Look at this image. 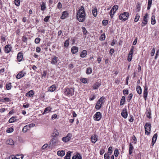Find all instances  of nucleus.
I'll return each mask as SVG.
<instances>
[{"label": "nucleus", "instance_id": "f257e3e1", "mask_svg": "<svg viewBox=\"0 0 159 159\" xmlns=\"http://www.w3.org/2000/svg\"><path fill=\"white\" fill-rule=\"evenodd\" d=\"M85 16L84 8L83 6H81L77 12V19L80 22H84L85 20Z\"/></svg>", "mask_w": 159, "mask_h": 159}, {"label": "nucleus", "instance_id": "f03ea898", "mask_svg": "<svg viewBox=\"0 0 159 159\" xmlns=\"http://www.w3.org/2000/svg\"><path fill=\"white\" fill-rule=\"evenodd\" d=\"M74 90L73 88H67L65 89V94L68 96H72L74 95Z\"/></svg>", "mask_w": 159, "mask_h": 159}, {"label": "nucleus", "instance_id": "7ed1b4c3", "mask_svg": "<svg viewBox=\"0 0 159 159\" xmlns=\"http://www.w3.org/2000/svg\"><path fill=\"white\" fill-rule=\"evenodd\" d=\"M129 16V14L127 12H124L119 16V19L122 21H125L127 20Z\"/></svg>", "mask_w": 159, "mask_h": 159}, {"label": "nucleus", "instance_id": "20e7f679", "mask_svg": "<svg viewBox=\"0 0 159 159\" xmlns=\"http://www.w3.org/2000/svg\"><path fill=\"white\" fill-rule=\"evenodd\" d=\"M151 125L149 123H146L144 126L145 134L148 135L150 134L151 130Z\"/></svg>", "mask_w": 159, "mask_h": 159}, {"label": "nucleus", "instance_id": "39448f33", "mask_svg": "<svg viewBox=\"0 0 159 159\" xmlns=\"http://www.w3.org/2000/svg\"><path fill=\"white\" fill-rule=\"evenodd\" d=\"M134 47L132 46L131 50L130 51L127 60L129 61H130L132 58V54H133Z\"/></svg>", "mask_w": 159, "mask_h": 159}, {"label": "nucleus", "instance_id": "423d86ee", "mask_svg": "<svg viewBox=\"0 0 159 159\" xmlns=\"http://www.w3.org/2000/svg\"><path fill=\"white\" fill-rule=\"evenodd\" d=\"M58 139L55 137L53 138L50 141V144L52 146H55L58 144Z\"/></svg>", "mask_w": 159, "mask_h": 159}, {"label": "nucleus", "instance_id": "0eeeda50", "mask_svg": "<svg viewBox=\"0 0 159 159\" xmlns=\"http://www.w3.org/2000/svg\"><path fill=\"white\" fill-rule=\"evenodd\" d=\"M101 117V113L100 112H97L93 116L94 120L96 121L99 120Z\"/></svg>", "mask_w": 159, "mask_h": 159}, {"label": "nucleus", "instance_id": "6e6552de", "mask_svg": "<svg viewBox=\"0 0 159 159\" xmlns=\"http://www.w3.org/2000/svg\"><path fill=\"white\" fill-rule=\"evenodd\" d=\"M72 136V134L70 133H68L67 136L62 138V140L64 142L66 143L69 141Z\"/></svg>", "mask_w": 159, "mask_h": 159}, {"label": "nucleus", "instance_id": "1a4fd4ad", "mask_svg": "<svg viewBox=\"0 0 159 159\" xmlns=\"http://www.w3.org/2000/svg\"><path fill=\"white\" fill-rule=\"evenodd\" d=\"M148 88L147 87L146 84H145L144 87V90L143 92V97L145 101L146 100V99L148 96Z\"/></svg>", "mask_w": 159, "mask_h": 159}, {"label": "nucleus", "instance_id": "9d476101", "mask_svg": "<svg viewBox=\"0 0 159 159\" xmlns=\"http://www.w3.org/2000/svg\"><path fill=\"white\" fill-rule=\"evenodd\" d=\"M12 47L10 45H7L5 46L4 48V51L5 53H8L11 51Z\"/></svg>", "mask_w": 159, "mask_h": 159}, {"label": "nucleus", "instance_id": "9b49d317", "mask_svg": "<svg viewBox=\"0 0 159 159\" xmlns=\"http://www.w3.org/2000/svg\"><path fill=\"white\" fill-rule=\"evenodd\" d=\"M121 115L124 118H126L128 116L127 111L126 109L123 110L121 113Z\"/></svg>", "mask_w": 159, "mask_h": 159}, {"label": "nucleus", "instance_id": "f8f14e48", "mask_svg": "<svg viewBox=\"0 0 159 159\" xmlns=\"http://www.w3.org/2000/svg\"><path fill=\"white\" fill-rule=\"evenodd\" d=\"M26 74L25 72H24L23 71H20L17 75L16 78L17 79H20L24 76Z\"/></svg>", "mask_w": 159, "mask_h": 159}, {"label": "nucleus", "instance_id": "ddd939ff", "mask_svg": "<svg viewBox=\"0 0 159 159\" xmlns=\"http://www.w3.org/2000/svg\"><path fill=\"white\" fill-rule=\"evenodd\" d=\"M58 59L59 58L57 57L54 56L53 58H52L51 63L53 65L57 63Z\"/></svg>", "mask_w": 159, "mask_h": 159}, {"label": "nucleus", "instance_id": "4468645a", "mask_svg": "<svg viewBox=\"0 0 159 159\" xmlns=\"http://www.w3.org/2000/svg\"><path fill=\"white\" fill-rule=\"evenodd\" d=\"M23 58V53L20 52H19L17 56V59L19 61H20L22 60Z\"/></svg>", "mask_w": 159, "mask_h": 159}, {"label": "nucleus", "instance_id": "2eb2a0df", "mask_svg": "<svg viewBox=\"0 0 159 159\" xmlns=\"http://www.w3.org/2000/svg\"><path fill=\"white\" fill-rule=\"evenodd\" d=\"M98 140L97 136L96 135H93L91 137V141L93 143H95Z\"/></svg>", "mask_w": 159, "mask_h": 159}, {"label": "nucleus", "instance_id": "dca6fc26", "mask_svg": "<svg viewBox=\"0 0 159 159\" xmlns=\"http://www.w3.org/2000/svg\"><path fill=\"white\" fill-rule=\"evenodd\" d=\"M78 51V48L75 46H73L71 49V51L73 54H75L77 53Z\"/></svg>", "mask_w": 159, "mask_h": 159}, {"label": "nucleus", "instance_id": "f3484780", "mask_svg": "<svg viewBox=\"0 0 159 159\" xmlns=\"http://www.w3.org/2000/svg\"><path fill=\"white\" fill-rule=\"evenodd\" d=\"M157 134H155L152 137V146L154 145V144L155 143L156 141V140L157 139Z\"/></svg>", "mask_w": 159, "mask_h": 159}, {"label": "nucleus", "instance_id": "a211bd4d", "mask_svg": "<svg viewBox=\"0 0 159 159\" xmlns=\"http://www.w3.org/2000/svg\"><path fill=\"white\" fill-rule=\"evenodd\" d=\"M56 86L55 84L52 85L48 88V91L50 92H53L56 90Z\"/></svg>", "mask_w": 159, "mask_h": 159}, {"label": "nucleus", "instance_id": "6ab92c4d", "mask_svg": "<svg viewBox=\"0 0 159 159\" xmlns=\"http://www.w3.org/2000/svg\"><path fill=\"white\" fill-rule=\"evenodd\" d=\"M51 109L52 108L50 107H46L43 113L42 114L44 115V114L48 113L49 111H51Z\"/></svg>", "mask_w": 159, "mask_h": 159}, {"label": "nucleus", "instance_id": "aec40b11", "mask_svg": "<svg viewBox=\"0 0 159 159\" xmlns=\"http://www.w3.org/2000/svg\"><path fill=\"white\" fill-rule=\"evenodd\" d=\"M34 94V91L33 90H31L26 93V96L28 97H31Z\"/></svg>", "mask_w": 159, "mask_h": 159}, {"label": "nucleus", "instance_id": "412c9836", "mask_svg": "<svg viewBox=\"0 0 159 159\" xmlns=\"http://www.w3.org/2000/svg\"><path fill=\"white\" fill-rule=\"evenodd\" d=\"M6 143L7 144L10 145H13L14 142L13 140L11 139H10L6 141Z\"/></svg>", "mask_w": 159, "mask_h": 159}, {"label": "nucleus", "instance_id": "4be33fe9", "mask_svg": "<svg viewBox=\"0 0 159 159\" xmlns=\"http://www.w3.org/2000/svg\"><path fill=\"white\" fill-rule=\"evenodd\" d=\"M101 85V84L98 82H97L93 85V87L94 89H98Z\"/></svg>", "mask_w": 159, "mask_h": 159}, {"label": "nucleus", "instance_id": "5701e85b", "mask_svg": "<svg viewBox=\"0 0 159 159\" xmlns=\"http://www.w3.org/2000/svg\"><path fill=\"white\" fill-rule=\"evenodd\" d=\"M72 159H82V157L80 153H77L73 157Z\"/></svg>", "mask_w": 159, "mask_h": 159}, {"label": "nucleus", "instance_id": "b1692460", "mask_svg": "<svg viewBox=\"0 0 159 159\" xmlns=\"http://www.w3.org/2000/svg\"><path fill=\"white\" fill-rule=\"evenodd\" d=\"M87 54V51L86 50H83L80 54V57L83 58L85 57Z\"/></svg>", "mask_w": 159, "mask_h": 159}, {"label": "nucleus", "instance_id": "393cba45", "mask_svg": "<svg viewBox=\"0 0 159 159\" xmlns=\"http://www.w3.org/2000/svg\"><path fill=\"white\" fill-rule=\"evenodd\" d=\"M102 104L99 101H98L95 106V108L97 110L99 109L101 107Z\"/></svg>", "mask_w": 159, "mask_h": 159}, {"label": "nucleus", "instance_id": "a878e982", "mask_svg": "<svg viewBox=\"0 0 159 159\" xmlns=\"http://www.w3.org/2000/svg\"><path fill=\"white\" fill-rule=\"evenodd\" d=\"M57 154L58 156L62 157L65 154V152L63 151H58L57 152Z\"/></svg>", "mask_w": 159, "mask_h": 159}, {"label": "nucleus", "instance_id": "bb28decb", "mask_svg": "<svg viewBox=\"0 0 159 159\" xmlns=\"http://www.w3.org/2000/svg\"><path fill=\"white\" fill-rule=\"evenodd\" d=\"M59 134V132H58L57 130L54 129L52 133V136L55 137L58 135Z\"/></svg>", "mask_w": 159, "mask_h": 159}, {"label": "nucleus", "instance_id": "cd10ccee", "mask_svg": "<svg viewBox=\"0 0 159 159\" xmlns=\"http://www.w3.org/2000/svg\"><path fill=\"white\" fill-rule=\"evenodd\" d=\"M68 16V14L66 11H64L63 12L61 18V19H65Z\"/></svg>", "mask_w": 159, "mask_h": 159}, {"label": "nucleus", "instance_id": "c85d7f7f", "mask_svg": "<svg viewBox=\"0 0 159 159\" xmlns=\"http://www.w3.org/2000/svg\"><path fill=\"white\" fill-rule=\"evenodd\" d=\"M92 12L93 16L96 17L97 14V9L96 8H93Z\"/></svg>", "mask_w": 159, "mask_h": 159}, {"label": "nucleus", "instance_id": "c756f323", "mask_svg": "<svg viewBox=\"0 0 159 159\" xmlns=\"http://www.w3.org/2000/svg\"><path fill=\"white\" fill-rule=\"evenodd\" d=\"M136 91L137 93L139 95L142 93V89L139 86H137L136 87Z\"/></svg>", "mask_w": 159, "mask_h": 159}, {"label": "nucleus", "instance_id": "7c9ffc66", "mask_svg": "<svg viewBox=\"0 0 159 159\" xmlns=\"http://www.w3.org/2000/svg\"><path fill=\"white\" fill-rule=\"evenodd\" d=\"M30 129V128H29V125H27L25 126L23 128L22 130V132L24 133H25L27 131V130H29Z\"/></svg>", "mask_w": 159, "mask_h": 159}, {"label": "nucleus", "instance_id": "2f4dec72", "mask_svg": "<svg viewBox=\"0 0 159 159\" xmlns=\"http://www.w3.org/2000/svg\"><path fill=\"white\" fill-rule=\"evenodd\" d=\"M125 97L124 96H123L122 97L121 100L120 101V106L123 105L124 104L125 102Z\"/></svg>", "mask_w": 159, "mask_h": 159}, {"label": "nucleus", "instance_id": "473e14b6", "mask_svg": "<svg viewBox=\"0 0 159 159\" xmlns=\"http://www.w3.org/2000/svg\"><path fill=\"white\" fill-rule=\"evenodd\" d=\"M133 149V145L131 144V143H130L129 151V153L130 155H131L132 153Z\"/></svg>", "mask_w": 159, "mask_h": 159}, {"label": "nucleus", "instance_id": "72a5a7b5", "mask_svg": "<svg viewBox=\"0 0 159 159\" xmlns=\"http://www.w3.org/2000/svg\"><path fill=\"white\" fill-rule=\"evenodd\" d=\"M156 22L155 17L154 16H152L151 17V23L152 25H154Z\"/></svg>", "mask_w": 159, "mask_h": 159}, {"label": "nucleus", "instance_id": "f704fd0d", "mask_svg": "<svg viewBox=\"0 0 159 159\" xmlns=\"http://www.w3.org/2000/svg\"><path fill=\"white\" fill-rule=\"evenodd\" d=\"M92 72V69L90 67H88L86 70V73L87 75H89L91 74Z\"/></svg>", "mask_w": 159, "mask_h": 159}, {"label": "nucleus", "instance_id": "c9c22d12", "mask_svg": "<svg viewBox=\"0 0 159 159\" xmlns=\"http://www.w3.org/2000/svg\"><path fill=\"white\" fill-rule=\"evenodd\" d=\"M71 152L69 151L67 152V154L64 157L65 159H70V157L71 156Z\"/></svg>", "mask_w": 159, "mask_h": 159}, {"label": "nucleus", "instance_id": "e433bc0d", "mask_svg": "<svg viewBox=\"0 0 159 159\" xmlns=\"http://www.w3.org/2000/svg\"><path fill=\"white\" fill-rule=\"evenodd\" d=\"M46 8V7L45 3L44 2H42L41 5V10L42 11H44L45 9Z\"/></svg>", "mask_w": 159, "mask_h": 159}, {"label": "nucleus", "instance_id": "4c0bfd02", "mask_svg": "<svg viewBox=\"0 0 159 159\" xmlns=\"http://www.w3.org/2000/svg\"><path fill=\"white\" fill-rule=\"evenodd\" d=\"M148 13H146L145 16L143 17V21H145V22H148Z\"/></svg>", "mask_w": 159, "mask_h": 159}, {"label": "nucleus", "instance_id": "58836bf2", "mask_svg": "<svg viewBox=\"0 0 159 159\" xmlns=\"http://www.w3.org/2000/svg\"><path fill=\"white\" fill-rule=\"evenodd\" d=\"M115 11H114V8H112L110 12V14L111 18H112Z\"/></svg>", "mask_w": 159, "mask_h": 159}, {"label": "nucleus", "instance_id": "ea45409f", "mask_svg": "<svg viewBox=\"0 0 159 159\" xmlns=\"http://www.w3.org/2000/svg\"><path fill=\"white\" fill-rule=\"evenodd\" d=\"M152 0H148L147 9L149 10L151 6Z\"/></svg>", "mask_w": 159, "mask_h": 159}, {"label": "nucleus", "instance_id": "a19ab883", "mask_svg": "<svg viewBox=\"0 0 159 159\" xmlns=\"http://www.w3.org/2000/svg\"><path fill=\"white\" fill-rule=\"evenodd\" d=\"M140 18L139 15L138 13H137L135 17L134 21L135 22H137L139 20Z\"/></svg>", "mask_w": 159, "mask_h": 159}, {"label": "nucleus", "instance_id": "79ce46f5", "mask_svg": "<svg viewBox=\"0 0 159 159\" xmlns=\"http://www.w3.org/2000/svg\"><path fill=\"white\" fill-rule=\"evenodd\" d=\"M112 152V147H110L108 150L107 154L109 155H110Z\"/></svg>", "mask_w": 159, "mask_h": 159}, {"label": "nucleus", "instance_id": "37998d69", "mask_svg": "<svg viewBox=\"0 0 159 159\" xmlns=\"http://www.w3.org/2000/svg\"><path fill=\"white\" fill-rule=\"evenodd\" d=\"M98 101L101 102V103H102V104L105 101V98H104L102 97L99 99Z\"/></svg>", "mask_w": 159, "mask_h": 159}, {"label": "nucleus", "instance_id": "c03bdc74", "mask_svg": "<svg viewBox=\"0 0 159 159\" xmlns=\"http://www.w3.org/2000/svg\"><path fill=\"white\" fill-rule=\"evenodd\" d=\"M16 120L15 117L14 116L12 117L9 120L10 123H12L15 122Z\"/></svg>", "mask_w": 159, "mask_h": 159}, {"label": "nucleus", "instance_id": "a18cd8bd", "mask_svg": "<svg viewBox=\"0 0 159 159\" xmlns=\"http://www.w3.org/2000/svg\"><path fill=\"white\" fill-rule=\"evenodd\" d=\"M132 97L133 94L132 93H130L127 99V101L128 102H129L130 101Z\"/></svg>", "mask_w": 159, "mask_h": 159}, {"label": "nucleus", "instance_id": "49530a36", "mask_svg": "<svg viewBox=\"0 0 159 159\" xmlns=\"http://www.w3.org/2000/svg\"><path fill=\"white\" fill-rule=\"evenodd\" d=\"M11 83H9L8 84H7L6 85V88L7 90H9L11 89Z\"/></svg>", "mask_w": 159, "mask_h": 159}, {"label": "nucleus", "instance_id": "de8ad7c7", "mask_svg": "<svg viewBox=\"0 0 159 159\" xmlns=\"http://www.w3.org/2000/svg\"><path fill=\"white\" fill-rule=\"evenodd\" d=\"M69 40L68 39H67L65 42L64 43V46L65 47H67L69 45Z\"/></svg>", "mask_w": 159, "mask_h": 159}, {"label": "nucleus", "instance_id": "09e8293b", "mask_svg": "<svg viewBox=\"0 0 159 159\" xmlns=\"http://www.w3.org/2000/svg\"><path fill=\"white\" fill-rule=\"evenodd\" d=\"M14 129L12 127H10L8 129H7L6 130V132L8 133H11L13 131Z\"/></svg>", "mask_w": 159, "mask_h": 159}, {"label": "nucleus", "instance_id": "8fccbe9b", "mask_svg": "<svg viewBox=\"0 0 159 159\" xmlns=\"http://www.w3.org/2000/svg\"><path fill=\"white\" fill-rule=\"evenodd\" d=\"M23 155H17L15 157H16V159H23Z\"/></svg>", "mask_w": 159, "mask_h": 159}, {"label": "nucleus", "instance_id": "3c124183", "mask_svg": "<svg viewBox=\"0 0 159 159\" xmlns=\"http://www.w3.org/2000/svg\"><path fill=\"white\" fill-rule=\"evenodd\" d=\"M105 39V35L104 34H102L101 35L100 38V40L101 41L104 40Z\"/></svg>", "mask_w": 159, "mask_h": 159}, {"label": "nucleus", "instance_id": "603ef678", "mask_svg": "<svg viewBox=\"0 0 159 159\" xmlns=\"http://www.w3.org/2000/svg\"><path fill=\"white\" fill-rule=\"evenodd\" d=\"M40 41V38L37 37L34 40V42L36 44H38L39 43Z\"/></svg>", "mask_w": 159, "mask_h": 159}, {"label": "nucleus", "instance_id": "864d4df0", "mask_svg": "<svg viewBox=\"0 0 159 159\" xmlns=\"http://www.w3.org/2000/svg\"><path fill=\"white\" fill-rule=\"evenodd\" d=\"M15 4L17 6H19L20 5V0H15Z\"/></svg>", "mask_w": 159, "mask_h": 159}, {"label": "nucleus", "instance_id": "5fc2aeb1", "mask_svg": "<svg viewBox=\"0 0 159 159\" xmlns=\"http://www.w3.org/2000/svg\"><path fill=\"white\" fill-rule=\"evenodd\" d=\"M132 143H134V144L136 143L137 142V140L135 136L134 135H133L132 137Z\"/></svg>", "mask_w": 159, "mask_h": 159}, {"label": "nucleus", "instance_id": "6e6d98bb", "mask_svg": "<svg viewBox=\"0 0 159 159\" xmlns=\"http://www.w3.org/2000/svg\"><path fill=\"white\" fill-rule=\"evenodd\" d=\"M82 31L83 32L84 34H86L87 33V31L86 28L84 27H82Z\"/></svg>", "mask_w": 159, "mask_h": 159}, {"label": "nucleus", "instance_id": "4d7b16f0", "mask_svg": "<svg viewBox=\"0 0 159 159\" xmlns=\"http://www.w3.org/2000/svg\"><path fill=\"white\" fill-rule=\"evenodd\" d=\"M119 154V152L117 149H116L114 151V155L116 157L118 156Z\"/></svg>", "mask_w": 159, "mask_h": 159}, {"label": "nucleus", "instance_id": "13d9d810", "mask_svg": "<svg viewBox=\"0 0 159 159\" xmlns=\"http://www.w3.org/2000/svg\"><path fill=\"white\" fill-rule=\"evenodd\" d=\"M155 48H153L151 51V52L150 54L151 56H153L154 55L155 52Z\"/></svg>", "mask_w": 159, "mask_h": 159}, {"label": "nucleus", "instance_id": "bf43d9fd", "mask_svg": "<svg viewBox=\"0 0 159 159\" xmlns=\"http://www.w3.org/2000/svg\"><path fill=\"white\" fill-rule=\"evenodd\" d=\"M151 112L148 111V112L147 113V116L149 118H151Z\"/></svg>", "mask_w": 159, "mask_h": 159}, {"label": "nucleus", "instance_id": "052dcab7", "mask_svg": "<svg viewBox=\"0 0 159 159\" xmlns=\"http://www.w3.org/2000/svg\"><path fill=\"white\" fill-rule=\"evenodd\" d=\"M108 20H103L102 21V23L103 25H106L108 24Z\"/></svg>", "mask_w": 159, "mask_h": 159}, {"label": "nucleus", "instance_id": "680f3d73", "mask_svg": "<svg viewBox=\"0 0 159 159\" xmlns=\"http://www.w3.org/2000/svg\"><path fill=\"white\" fill-rule=\"evenodd\" d=\"M109 155L108 154L105 153L104 155V158L105 159H109L110 157Z\"/></svg>", "mask_w": 159, "mask_h": 159}, {"label": "nucleus", "instance_id": "e2e57ef3", "mask_svg": "<svg viewBox=\"0 0 159 159\" xmlns=\"http://www.w3.org/2000/svg\"><path fill=\"white\" fill-rule=\"evenodd\" d=\"M50 18V16H46V17H45L44 18V21L46 22H48V20Z\"/></svg>", "mask_w": 159, "mask_h": 159}, {"label": "nucleus", "instance_id": "0e129e2a", "mask_svg": "<svg viewBox=\"0 0 159 159\" xmlns=\"http://www.w3.org/2000/svg\"><path fill=\"white\" fill-rule=\"evenodd\" d=\"M148 22H145V21H143V20L142 23L141 24V26L142 27H144L147 24Z\"/></svg>", "mask_w": 159, "mask_h": 159}, {"label": "nucleus", "instance_id": "69168bd1", "mask_svg": "<svg viewBox=\"0 0 159 159\" xmlns=\"http://www.w3.org/2000/svg\"><path fill=\"white\" fill-rule=\"evenodd\" d=\"M123 93L124 95L128 94V90L124 89L123 90Z\"/></svg>", "mask_w": 159, "mask_h": 159}, {"label": "nucleus", "instance_id": "338daca9", "mask_svg": "<svg viewBox=\"0 0 159 159\" xmlns=\"http://www.w3.org/2000/svg\"><path fill=\"white\" fill-rule=\"evenodd\" d=\"M81 81L84 83H86L87 82V79L85 78H83Z\"/></svg>", "mask_w": 159, "mask_h": 159}, {"label": "nucleus", "instance_id": "774afa93", "mask_svg": "<svg viewBox=\"0 0 159 159\" xmlns=\"http://www.w3.org/2000/svg\"><path fill=\"white\" fill-rule=\"evenodd\" d=\"M9 159H16V158L14 155H12L10 157Z\"/></svg>", "mask_w": 159, "mask_h": 159}]
</instances>
